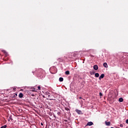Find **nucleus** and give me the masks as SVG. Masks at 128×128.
Returning <instances> with one entry per match:
<instances>
[{
    "mask_svg": "<svg viewBox=\"0 0 128 128\" xmlns=\"http://www.w3.org/2000/svg\"><path fill=\"white\" fill-rule=\"evenodd\" d=\"M76 112L78 113V114H82V110L76 109Z\"/></svg>",
    "mask_w": 128,
    "mask_h": 128,
    "instance_id": "f257e3e1",
    "label": "nucleus"
},
{
    "mask_svg": "<svg viewBox=\"0 0 128 128\" xmlns=\"http://www.w3.org/2000/svg\"><path fill=\"white\" fill-rule=\"evenodd\" d=\"M94 68L95 70H98V65H94Z\"/></svg>",
    "mask_w": 128,
    "mask_h": 128,
    "instance_id": "f03ea898",
    "label": "nucleus"
},
{
    "mask_svg": "<svg viewBox=\"0 0 128 128\" xmlns=\"http://www.w3.org/2000/svg\"><path fill=\"white\" fill-rule=\"evenodd\" d=\"M92 124H94V123L92 122H88L86 126H92Z\"/></svg>",
    "mask_w": 128,
    "mask_h": 128,
    "instance_id": "7ed1b4c3",
    "label": "nucleus"
},
{
    "mask_svg": "<svg viewBox=\"0 0 128 128\" xmlns=\"http://www.w3.org/2000/svg\"><path fill=\"white\" fill-rule=\"evenodd\" d=\"M104 78V74H102L100 75V76L99 78V80H100V78Z\"/></svg>",
    "mask_w": 128,
    "mask_h": 128,
    "instance_id": "20e7f679",
    "label": "nucleus"
},
{
    "mask_svg": "<svg viewBox=\"0 0 128 128\" xmlns=\"http://www.w3.org/2000/svg\"><path fill=\"white\" fill-rule=\"evenodd\" d=\"M18 97L20 98H22L24 97V94H22V93H20L18 95Z\"/></svg>",
    "mask_w": 128,
    "mask_h": 128,
    "instance_id": "39448f33",
    "label": "nucleus"
},
{
    "mask_svg": "<svg viewBox=\"0 0 128 128\" xmlns=\"http://www.w3.org/2000/svg\"><path fill=\"white\" fill-rule=\"evenodd\" d=\"M105 124L106 125V126H110V122H105Z\"/></svg>",
    "mask_w": 128,
    "mask_h": 128,
    "instance_id": "423d86ee",
    "label": "nucleus"
},
{
    "mask_svg": "<svg viewBox=\"0 0 128 128\" xmlns=\"http://www.w3.org/2000/svg\"><path fill=\"white\" fill-rule=\"evenodd\" d=\"M103 66L104 68H108V64L106 62L104 63Z\"/></svg>",
    "mask_w": 128,
    "mask_h": 128,
    "instance_id": "0eeeda50",
    "label": "nucleus"
},
{
    "mask_svg": "<svg viewBox=\"0 0 128 128\" xmlns=\"http://www.w3.org/2000/svg\"><path fill=\"white\" fill-rule=\"evenodd\" d=\"M118 101L120 102H124V99L120 98H119Z\"/></svg>",
    "mask_w": 128,
    "mask_h": 128,
    "instance_id": "6e6552de",
    "label": "nucleus"
},
{
    "mask_svg": "<svg viewBox=\"0 0 128 128\" xmlns=\"http://www.w3.org/2000/svg\"><path fill=\"white\" fill-rule=\"evenodd\" d=\"M95 76L96 78H98L100 76V74L98 73H96Z\"/></svg>",
    "mask_w": 128,
    "mask_h": 128,
    "instance_id": "1a4fd4ad",
    "label": "nucleus"
},
{
    "mask_svg": "<svg viewBox=\"0 0 128 128\" xmlns=\"http://www.w3.org/2000/svg\"><path fill=\"white\" fill-rule=\"evenodd\" d=\"M2 52H4L5 54H8V52H6V50H2Z\"/></svg>",
    "mask_w": 128,
    "mask_h": 128,
    "instance_id": "9d476101",
    "label": "nucleus"
},
{
    "mask_svg": "<svg viewBox=\"0 0 128 128\" xmlns=\"http://www.w3.org/2000/svg\"><path fill=\"white\" fill-rule=\"evenodd\" d=\"M59 80H60V82H64V78H62V77L60 78Z\"/></svg>",
    "mask_w": 128,
    "mask_h": 128,
    "instance_id": "9b49d317",
    "label": "nucleus"
},
{
    "mask_svg": "<svg viewBox=\"0 0 128 128\" xmlns=\"http://www.w3.org/2000/svg\"><path fill=\"white\" fill-rule=\"evenodd\" d=\"M66 74L68 75L70 74V71L67 70L65 72Z\"/></svg>",
    "mask_w": 128,
    "mask_h": 128,
    "instance_id": "f8f14e48",
    "label": "nucleus"
},
{
    "mask_svg": "<svg viewBox=\"0 0 128 128\" xmlns=\"http://www.w3.org/2000/svg\"><path fill=\"white\" fill-rule=\"evenodd\" d=\"M31 92H36V88H34L33 90H31Z\"/></svg>",
    "mask_w": 128,
    "mask_h": 128,
    "instance_id": "ddd939ff",
    "label": "nucleus"
},
{
    "mask_svg": "<svg viewBox=\"0 0 128 128\" xmlns=\"http://www.w3.org/2000/svg\"><path fill=\"white\" fill-rule=\"evenodd\" d=\"M10 120H12V116H10L9 119L8 120V121L10 122Z\"/></svg>",
    "mask_w": 128,
    "mask_h": 128,
    "instance_id": "4468645a",
    "label": "nucleus"
},
{
    "mask_svg": "<svg viewBox=\"0 0 128 128\" xmlns=\"http://www.w3.org/2000/svg\"><path fill=\"white\" fill-rule=\"evenodd\" d=\"M16 96H18V94L16 93L14 94L13 98H16Z\"/></svg>",
    "mask_w": 128,
    "mask_h": 128,
    "instance_id": "2eb2a0df",
    "label": "nucleus"
},
{
    "mask_svg": "<svg viewBox=\"0 0 128 128\" xmlns=\"http://www.w3.org/2000/svg\"><path fill=\"white\" fill-rule=\"evenodd\" d=\"M58 62H62V60H64L62 59H60V58H58Z\"/></svg>",
    "mask_w": 128,
    "mask_h": 128,
    "instance_id": "dca6fc26",
    "label": "nucleus"
},
{
    "mask_svg": "<svg viewBox=\"0 0 128 128\" xmlns=\"http://www.w3.org/2000/svg\"><path fill=\"white\" fill-rule=\"evenodd\" d=\"M6 125H4V126H2L0 128H6Z\"/></svg>",
    "mask_w": 128,
    "mask_h": 128,
    "instance_id": "f3484780",
    "label": "nucleus"
},
{
    "mask_svg": "<svg viewBox=\"0 0 128 128\" xmlns=\"http://www.w3.org/2000/svg\"><path fill=\"white\" fill-rule=\"evenodd\" d=\"M99 94H100V96H103L102 93L100 92L99 93Z\"/></svg>",
    "mask_w": 128,
    "mask_h": 128,
    "instance_id": "a211bd4d",
    "label": "nucleus"
},
{
    "mask_svg": "<svg viewBox=\"0 0 128 128\" xmlns=\"http://www.w3.org/2000/svg\"><path fill=\"white\" fill-rule=\"evenodd\" d=\"M38 90H40V86H38Z\"/></svg>",
    "mask_w": 128,
    "mask_h": 128,
    "instance_id": "6ab92c4d",
    "label": "nucleus"
},
{
    "mask_svg": "<svg viewBox=\"0 0 128 128\" xmlns=\"http://www.w3.org/2000/svg\"><path fill=\"white\" fill-rule=\"evenodd\" d=\"M57 114H58V116H60V112H58Z\"/></svg>",
    "mask_w": 128,
    "mask_h": 128,
    "instance_id": "aec40b11",
    "label": "nucleus"
},
{
    "mask_svg": "<svg viewBox=\"0 0 128 128\" xmlns=\"http://www.w3.org/2000/svg\"><path fill=\"white\" fill-rule=\"evenodd\" d=\"M120 126L121 128H123V127H124V125H123L122 124H120Z\"/></svg>",
    "mask_w": 128,
    "mask_h": 128,
    "instance_id": "412c9836",
    "label": "nucleus"
},
{
    "mask_svg": "<svg viewBox=\"0 0 128 128\" xmlns=\"http://www.w3.org/2000/svg\"><path fill=\"white\" fill-rule=\"evenodd\" d=\"M126 124H128V119L126 120Z\"/></svg>",
    "mask_w": 128,
    "mask_h": 128,
    "instance_id": "4be33fe9",
    "label": "nucleus"
},
{
    "mask_svg": "<svg viewBox=\"0 0 128 128\" xmlns=\"http://www.w3.org/2000/svg\"><path fill=\"white\" fill-rule=\"evenodd\" d=\"M90 74H94V72H93L92 73L90 72Z\"/></svg>",
    "mask_w": 128,
    "mask_h": 128,
    "instance_id": "5701e85b",
    "label": "nucleus"
},
{
    "mask_svg": "<svg viewBox=\"0 0 128 128\" xmlns=\"http://www.w3.org/2000/svg\"><path fill=\"white\" fill-rule=\"evenodd\" d=\"M16 90V88H13V90Z\"/></svg>",
    "mask_w": 128,
    "mask_h": 128,
    "instance_id": "b1692460",
    "label": "nucleus"
},
{
    "mask_svg": "<svg viewBox=\"0 0 128 128\" xmlns=\"http://www.w3.org/2000/svg\"><path fill=\"white\" fill-rule=\"evenodd\" d=\"M41 126H44V124H42V122L41 123Z\"/></svg>",
    "mask_w": 128,
    "mask_h": 128,
    "instance_id": "393cba45",
    "label": "nucleus"
},
{
    "mask_svg": "<svg viewBox=\"0 0 128 128\" xmlns=\"http://www.w3.org/2000/svg\"><path fill=\"white\" fill-rule=\"evenodd\" d=\"M80 100H82V97L79 98Z\"/></svg>",
    "mask_w": 128,
    "mask_h": 128,
    "instance_id": "a878e982",
    "label": "nucleus"
},
{
    "mask_svg": "<svg viewBox=\"0 0 128 128\" xmlns=\"http://www.w3.org/2000/svg\"><path fill=\"white\" fill-rule=\"evenodd\" d=\"M52 100V99H50V100Z\"/></svg>",
    "mask_w": 128,
    "mask_h": 128,
    "instance_id": "bb28decb",
    "label": "nucleus"
}]
</instances>
